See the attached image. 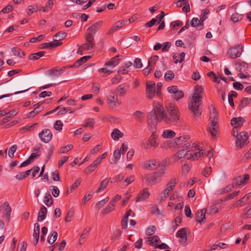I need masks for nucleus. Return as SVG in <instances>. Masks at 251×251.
Here are the masks:
<instances>
[{
	"label": "nucleus",
	"mask_w": 251,
	"mask_h": 251,
	"mask_svg": "<svg viewBox=\"0 0 251 251\" xmlns=\"http://www.w3.org/2000/svg\"><path fill=\"white\" fill-rule=\"evenodd\" d=\"M109 182V179L106 178L100 182V187L96 190L97 193H99L103 191L107 187Z\"/></svg>",
	"instance_id": "obj_32"
},
{
	"label": "nucleus",
	"mask_w": 251,
	"mask_h": 251,
	"mask_svg": "<svg viewBox=\"0 0 251 251\" xmlns=\"http://www.w3.org/2000/svg\"><path fill=\"white\" fill-rule=\"evenodd\" d=\"M155 85L154 82H147L146 84V95L147 97L152 99L155 95Z\"/></svg>",
	"instance_id": "obj_19"
},
{
	"label": "nucleus",
	"mask_w": 251,
	"mask_h": 251,
	"mask_svg": "<svg viewBox=\"0 0 251 251\" xmlns=\"http://www.w3.org/2000/svg\"><path fill=\"white\" fill-rule=\"evenodd\" d=\"M245 122V120L242 117L233 118L231 120V125L234 127H241Z\"/></svg>",
	"instance_id": "obj_21"
},
{
	"label": "nucleus",
	"mask_w": 251,
	"mask_h": 251,
	"mask_svg": "<svg viewBox=\"0 0 251 251\" xmlns=\"http://www.w3.org/2000/svg\"><path fill=\"white\" fill-rule=\"evenodd\" d=\"M11 50L14 55L15 56L22 57L25 55V53L24 51L20 52V50L16 47L12 48Z\"/></svg>",
	"instance_id": "obj_50"
},
{
	"label": "nucleus",
	"mask_w": 251,
	"mask_h": 251,
	"mask_svg": "<svg viewBox=\"0 0 251 251\" xmlns=\"http://www.w3.org/2000/svg\"><path fill=\"white\" fill-rule=\"evenodd\" d=\"M249 198L250 197L248 195L245 196L243 198L239 200L234 204L235 206L240 207L244 205L245 202L249 200Z\"/></svg>",
	"instance_id": "obj_43"
},
{
	"label": "nucleus",
	"mask_w": 251,
	"mask_h": 251,
	"mask_svg": "<svg viewBox=\"0 0 251 251\" xmlns=\"http://www.w3.org/2000/svg\"><path fill=\"white\" fill-rule=\"evenodd\" d=\"M166 114L164 113V107L162 104L154 102L153 103V109L149 113L148 116V121L149 124L154 122L164 121Z\"/></svg>",
	"instance_id": "obj_3"
},
{
	"label": "nucleus",
	"mask_w": 251,
	"mask_h": 251,
	"mask_svg": "<svg viewBox=\"0 0 251 251\" xmlns=\"http://www.w3.org/2000/svg\"><path fill=\"white\" fill-rule=\"evenodd\" d=\"M4 210L3 214L6 217L8 220H9L10 215L11 212V208L8 201H5L3 203Z\"/></svg>",
	"instance_id": "obj_30"
},
{
	"label": "nucleus",
	"mask_w": 251,
	"mask_h": 251,
	"mask_svg": "<svg viewBox=\"0 0 251 251\" xmlns=\"http://www.w3.org/2000/svg\"><path fill=\"white\" fill-rule=\"evenodd\" d=\"M90 231V229H87L86 228H85L82 234L80 235V238H79V243L80 245L83 244L84 242H85V238H86V235L89 233Z\"/></svg>",
	"instance_id": "obj_54"
},
{
	"label": "nucleus",
	"mask_w": 251,
	"mask_h": 251,
	"mask_svg": "<svg viewBox=\"0 0 251 251\" xmlns=\"http://www.w3.org/2000/svg\"><path fill=\"white\" fill-rule=\"evenodd\" d=\"M73 148V145L69 144L67 146L62 147L60 148L59 152L61 154H64L67 152L69 150H72Z\"/></svg>",
	"instance_id": "obj_53"
},
{
	"label": "nucleus",
	"mask_w": 251,
	"mask_h": 251,
	"mask_svg": "<svg viewBox=\"0 0 251 251\" xmlns=\"http://www.w3.org/2000/svg\"><path fill=\"white\" fill-rule=\"evenodd\" d=\"M182 218L180 217H176L172 222L173 227L176 229L179 224L181 223Z\"/></svg>",
	"instance_id": "obj_57"
},
{
	"label": "nucleus",
	"mask_w": 251,
	"mask_h": 251,
	"mask_svg": "<svg viewBox=\"0 0 251 251\" xmlns=\"http://www.w3.org/2000/svg\"><path fill=\"white\" fill-rule=\"evenodd\" d=\"M176 136V133L174 131L171 129H166L164 130L162 134L164 138H172Z\"/></svg>",
	"instance_id": "obj_35"
},
{
	"label": "nucleus",
	"mask_w": 251,
	"mask_h": 251,
	"mask_svg": "<svg viewBox=\"0 0 251 251\" xmlns=\"http://www.w3.org/2000/svg\"><path fill=\"white\" fill-rule=\"evenodd\" d=\"M158 137V135L157 132L156 131L153 132L148 141L143 142L142 144V147L146 149L151 148L153 149L157 148L159 146V143L157 141Z\"/></svg>",
	"instance_id": "obj_8"
},
{
	"label": "nucleus",
	"mask_w": 251,
	"mask_h": 251,
	"mask_svg": "<svg viewBox=\"0 0 251 251\" xmlns=\"http://www.w3.org/2000/svg\"><path fill=\"white\" fill-rule=\"evenodd\" d=\"M209 10L208 9H205L202 11L201 14L200 16V20L203 24V22L207 19L206 15L209 13Z\"/></svg>",
	"instance_id": "obj_55"
},
{
	"label": "nucleus",
	"mask_w": 251,
	"mask_h": 251,
	"mask_svg": "<svg viewBox=\"0 0 251 251\" xmlns=\"http://www.w3.org/2000/svg\"><path fill=\"white\" fill-rule=\"evenodd\" d=\"M150 213L152 215H159L160 210L157 206L153 205L151 208Z\"/></svg>",
	"instance_id": "obj_61"
},
{
	"label": "nucleus",
	"mask_w": 251,
	"mask_h": 251,
	"mask_svg": "<svg viewBox=\"0 0 251 251\" xmlns=\"http://www.w3.org/2000/svg\"><path fill=\"white\" fill-rule=\"evenodd\" d=\"M242 51V47L239 45H236L229 49L227 55L231 58L235 59L241 55Z\"/></svg>",
	"instance_id": "obj_11"
},
{
	"label": "nucleus",
	"mask_w": 251,
	"mask_h": 251,
	"mask_svg": "<svg viewBox=\"0 0 251 251\" xmlns=\"http://www.w3.org/2000/svg\"><path fill=\"white\" fill-rule=\"evenodd\" d=\"M166 170H158L156 172L146 175L144 179L146 180L147 184L152 186L159 183L161 180V178L164 176Z\"/></svg>",
	"instance_id": "obj_6"
},
{
	"label": "nucleus",
	"mask_w": 251,
	"mask_h": 251,
	"mask_svg": "<svg viewBox=\"0 0 251 251\" xmlns=\"http://www.w3.org/2000/svg\"><path fill=\"white\" fill-rule=\"evenodd\" d=\"M176 236L180 238L179 242L184 244L187 240L186 229L185 228L179 229L176 234Z\"/></svg>",
	"instance_id": "obj_22"
},
{
	"label": "nucleus",
	"mask_w": 251,
	"mask_h": 251,
	"mask_svg": "<svg viewBox=\"0 0 251 251\" xmlns=\"http://www.w3.org/2000/svg\"><path fill=\"white\" fill-rule=\"evenodd\" d=\"M175 77V74L174 72L171 70L168 71L164 75V79L166 81H171Z\"/></svg>",
	"instance_id": "obj_46"
},
{
	"label": "nucleus",
	"mask_w": 251,
	"mask_h": 251,
	"mask_svg": "<svg viewBox=\"0 0 251 251\" xmlns=\"http://www.w3.org/2000/svg\"><path fill=\"white\" fill-rule=\"evenodd\" d=\"M167 91L173 95L172 98L176 100H178L184 97L183 91L179 90L177 86L176 85L168 87Z\"/></svg>",
	"instance_id": "obj_10"
},
{
	"label": "nucleus",
	"mask_w": 251,
	"mask_h": 251,
	"mask_svg": "<svg viewBox=\"0 0 251 251\" xmlns=\"http://www.w3.org/2000/svg\"><path fill=\"white\" fill-rule=\"evenodd\" d=\"M207 130L210 133L212 137H216L218 134L219 130L217 121L216 120H211L207 127Z\"/></svg>",
	"instance_id": "obj_12"
},
{
	"label": "nucleus",
	"mask_w": 251,
	"mask_h": 251,
	"mask_svg": "<svg viewBox=\"0 0 251 251\" xmlns=\"http://www.w3.org/2000/svg\"><path fill=\"white\" fill-rule=\"evenodd\" d=\"M103 24V22L101 20L95 22L87 29L85 33L94 37L96 32L101 28Z\"/></svg>",
	"instance_id": "obj_13"
},
{
	"label": "nucleus",
	"mask_w": 251,
	"mask_h": 251,
	"mask_svg": "<svg viewBox=\"0 0 251 251\" xmlns=\"http://www.w3.org/2000/svg\"><path fill=\"white\" fill-rule=\"evenodd\" d=\"M160 242V238L156 235H154L148 237L146 241V243L151 246H154V244Z\"/></svg>",
	"instance_id": "obj_31"
},
{
	"label": "nucleus",
	"mask_w": 251,
	"mask_h": 251,
	"mask_svg": "<svg viewBox=\"0 0 251 251\" xmlns=\"http://www.w3.org/2000/svg\"><path fill=\"white\" fill-rule=\"evenodd\" d=\"M156 230V228L153 226H149L146 231V233L148 236H151L153 235Z\"/></svg>",
	"instance_id": "obj_60"
},
{
	"label": "nucleus",
	"mask_w": 251,
	"mask_h": 251,
	"mask_svg": "<svg viewBox=\"0 0 251 251\" xmlns=\"http://www.w3.org/2000/svg\"><path fill=\"white\" fill-rule=\"evenodd\" d=\"M185 54L184 52H182L177 56H173V58L175 60V63H177V62L181 63L184 60Z\"/></svg>",
	"instance_id": "obj_47"
},
{
	"label": "nucleus",
	"mask_w": 251,
	"mask_h": 251,
	"mask_svg": "<svg viewBox=\"0 0 251 251\" xmlns=\"http://www.w3.org/2000/svg\"><path fill=\"white\" fill-rule=\"evenodd\" d=\"M250 179L249 174H245L242 176H238L234 179V183L236 185L243 186L247 184Z\"/></svg>",
	"instance_id": "obj_17"
},
{
	"label": "nucleus",
	"mask_w": 251,
	"mask_h": 251,
	"mask_svg": "<svg viewBox=\"0 0 251 251\" xmlns=\"http://www.w3.org/2000/svg\"><path fill=\"white\" fill-rule=\"evenodd\" d=\"M140 165L142 168L151 171L157 169H166L167 162L166 160L159 161L155 159H151L142 162Z\"/></svg>",
	"instance_id": "obj_5"
},
{
	"label": "nucleus",
	"mask_w": 251,
	"mask_h": 251,
	"mask_svg": "<svg viewBox=\"0 0 251 251\" xmlns=\"http://www.w3.org/2000/svg\"><path fill=\"white\" fill-rule=\"evenodd\" d=\"M206 212V209H202L200 211H198L197 215L196 217V221L201 224L202 222H204L206 219L205 213Z\"/></svg>",
	"instance_id": "obj_23"
},
{
	"label": "nucleus",
	"mask_w": 251,
	"mask_h": 251,
	"mask_svg": "<svg viewBox=\"0 0 251 251\" xmlns=\"http://www.w3.org/2000/svg\"><path fill=\"white\" fill-rule=\"evenodd\" d=\"M150 195L148 188H146L141 190L135 198L136 202L142 201L147 199Z\"/></svg>",
	"instance_id": "obj_20"
},
{
	"label": "nucleus",
	"mask_w": 251,
	"mask_h": 251,
	"mask_svg": "<svg viewBox=\"0 0 251 251\" xmlns=\"http://www.w3.org/2000/svg\"><path fill=\"white\" fill-rule=\"evenodd\" d=\"M166 108L168 113L166 114L165 122L168 124H177L180 117L178 108L173 105L167 106Z\"/></svg>",
	"instance_id": "obj_4"
},
{
	"label": "nucleus",
	"mask_w": 251,
	"mask_h": 251,
	"mask_svg": "<svg viewBox=\"0 0 251 251\" xmlns=\"http://www.w3.org/2000/svg\"><path fill=\"white\" fill-rule=\"evenodd\" d=\"M158 59V56L157 55H154L151 56L149 58L148 61V66L149 67H153V66L155 64Z\"/></svg>",
	"instance_id": "obj_52"
},
{
	"label": "nucleus",
	"mask_w": 251,
	"mask_h": 251,
	"mask_svg": "<svg viewBox=\"0 0 251 251\" xmlns=\"http://www.w3.org/2000/svg\"><path fill=\"white\" fill-rule=\"evenodd\" d=\"M109 201V198L107 197L105 199H104L103 200L99 201L97 204H96V207L100 209L101 207H102L108 201Z\"/></svg>",
	"instance_id": "obj_56"
},
{
	"label": "nucleus",
	"mask_w": 251,
	"mask_h": 251,
	"mask_svg": "<svg viewBox=\"0 0 251 251\" xmlns=\"http://www.w3.org/2000/svg\"><path fill=\"white\" fill-rule=\"evenodd\" d=\"M63 124L60 120L55 122L54 125V128L57 130H61L62 129Z\"/></svg>",
	"instance_id": "obj_63"
},
{
	"label": "nucleus",
	"mask_w": 251,
	"mask_h": 251,
	"mask_svg": "<svg viewBox=\"0 0 251 251\" xmlns=\"http://www.w3.org/2000/svg\"><path fill=\"white\" fill-rule=\"evenodd\" d=\"M191 26L197 27L199 30L202 29L203 24L200 20L197 18H193L191 22Z\"/></svg>",
	"instance_id": "obj_29"
},
{
	"label": "nucleus",
	"mask_w": 251,
	"mask_h": 251,
	"mask_svg": "<svg viewBox=\"0 0 251 251\" xmlns=\"http://www.w3.org/2000/svg\"><path fill=\"white\" fill-rule=\"evenodd\" d=\"M115 205L112 202H110L108 205H107L104 209H103L101 212V214L102 215L107 214L110 212L113 211L115 209Z\"/></svg>",
	"instance_id": "obj_37"
},
{
	"label": "nucleus",
	"mask_w": 251,
	"mask_h": 251,
	"mask_svg": "<svg viewBox=\"0 0 251 251\" xmlns=\"http://www.w3.org/2000/svg\"><path fill=\"white\" fill-rule=\"evenodd\" d=\"M85 43L80 46L77 51V53L80 55H82L85 50H92L95 45L94 37L93 36L85 33Z\"/></svg>",
	"instance_id": "obj_7"
},
{
	"label": "nucleus",
	"mask_w": 251,
	"mask_h": 251,
	"mask_svg": "<svg viewBox=\"0 0 251 251\" xmlns=\"http://www.w3.org/2000/svg\"><path fill=\"white\" fill-rule=\"evenodd\" d=\"M74 212L72 210H70L67 214V216L65 219V221L67 222H70L72 221V218L74 216Z\"/></svg>",
	"instance_id": "obj_62"
},
{
	"label": "nucleus",
	"mask_w": 251,
	"mask_h": 251,
	"mask_svg": "<svg viewBox=\"0 0 251 251\" xmlns=\"http://www.w3.org/2000/svg\"><path fill=\"white\" fill-rule=\"evenodd\" d=\"M121 151L119 149H117L115 151L113 156L114 158L112 159V161L110 162L111 164H116L117 161L120 159L121 156Z\"/></svg>",
	"instance_id": "obj_38"
},
{
	"label": "nucleus",
	"mask_w": 251,
	"mask_h": 251,
	"mask_svg": "<svg viewBox=\"0 0 251 251\" xmlns=\"http://www.w3.org/2000/svg\"><path fill=\"white\" fill-rule=\"evenodd\" d=\"M177 181L176 178H173L167 184V187L162 192L164 195L168 197L170 193L174 190Z\"/></svg>",
	"instance_id": "obj_15"
},
{
	"label": "nucleus",
	"mask_w": 251,
	"mask_h": 251,
	"mask_svg": "<svg viewBox=\"0 0 251 251\" xmlns=\"http://www.w3.org/2000/svg\"><path fill=\"white\" fill-rule=\"evenodd\" d=\"M57 238V233L56 231H54L51 236L49 238L48 241V243L51 245L54 243V242L56 241Z\"/></svg>",
	"instance_id": "obj_58"
},
{
	"label": "nucleus",
	"mask_w": 251,
	"mask_h": 251,
	"mask_svg": "<svg viewBox=\"0 0 251 251\" xmlns=\"http://www.w3.org/2000/svg\"><path fill=\"white\" fill-rule=\"evenodd\" d=\"M133 116L136 121L141 122L144 118L145 115L142 111H136L133 113Z\"/></svg>",
	"instance_id": "obj_42"
},
{
	"label": "nucleus",
	"mask_w": 251,
	"mask_h": 251,
	"mask_svg": "<svg viewBox=\"0 0 251 251\" xmlns=\"http://www.w3.org/2000/svg\"><path fill=\"white\" fill-rule=\"evenodd\" d=\"M50 190L51 192L52 195L54 197H57L60 193L59 189L57 186H51L50 188Z\"/></svg>",
	"instance_id": "obj_51"
},
{
	"label": "nucleus",
	"mask_w": 251,
	"mask_h": 251,
	"mask_svg": "<svg viewBox=\"0 0 251 251\" xmlns=\"http://www.w3.org/2000/svg\"><path fill=\"white\" fill-rule=\"evenodd\" d=\"M243 18V15L238 14L236 12L233 13L231 17V21L233 23L238 22L239 21H240Z\"/></svg>",
	"instance_id": "obj_49"
},
{
	"label": "nucleus",
	"mask_w": 251,
	"mask_h": 251,
	"mask_svg": "<svg viewBox=\"0 0 251 251\" xmlns=\"http://www.w3.org/2000/svg\"><path fill=\"white\" fill-rule=\"evenodd\" d=\"M203 90V87L196 85L195 92L192 97L191 102L189 103V109L195 116H199L201 114L200 105L202 103V96L201 94Z\"/></svg>",
	"instance_id": "obj_2"
},
{
	"label": "nucleus",
	"mask_w": 251,
	"mask_h": 251,
	"mask_svg": "<svg viewBox=\"0 0 251 251\" xmlns=\"http://www.w3.org/2000/svg\"><path fill=\"white\" fill-rule=\"evenodd\" d=\"M39 10V7L37 5H31L28 6L26 13L28 15L30 16L34 12H37Z\"/></svg>",
	"instance_id": "obj_41"
},
{
	"label": "nucleus",
	"mask_w": 251,
	"mask_h": 251,
	"mask_svg": "<svg viewBox=\"0 0 251 251\" xmlns=\"http://www.w3.org/2000/svg\"><path fill=\"white\" fill-rule=\"evenodd\" d=\"M251 103V98H244L242 99L240 102V107L244 108Z\"/></svg>",
	"instance_id": "obj_45"
},
{
	"label": "nucleus",
	"mask_w": 251,
	"mask_h": 251,
	"mask_svg": "<svg viewBox=\"0 0 251 251\" xmlns=\"http://www.w3.org/2000/svg\"><path fill=\"white\" fill-rule=\"evenodd\" d=\"M128 87L125 84L120 85L115 90V92L121 96H123L127 91Z\"/></svg>",
	"instance_id": "obj_27"
},
{
	"label": "nucleus",
	"mask_w": 251,
	"mask_h": 251,
	"mask_svg": "<svg viewBox=\"0 0 251 251\" xmlns=\"http://www.w3.org/2000/svg\"><path fill=\"white\" fill-rule=\"evenodd\" d=\"M249 143L248 134L246 131H241L236 138V146L238 149H242Z\"/></svg>",
	"instance_id": "obj_9"
},
{
	"label": "nucleus",
	"mask_w": 251,
	"mask_h": 251,
	"mask_svg": "<svg viewBox=\"0 0 251 251\" xmlns=\"http://www.w3.org/2000/svg\"><path fill=\"white\" fill-rule=\"evenodd\" d=\"M183 149L179 150L174 156L175 160L177 161L180 159L186 158L193 160H198L201 156H208L209 161L213 157V153L210 151H202L199 147L195 143L192 144L187 142L182 146Z\"/></svg>",
	"instance_id": "obj_1"
},
{
	"label": "nucleus",
	"mask_w": 251,
	"mask_h": 251,
	"mask_svg": "<svg viewBox=\"0 0 251 251\" xmlns=\"http://www.w3.org/2000/svg\"><path fill=\"white\" fill-rule=\"evenodd\" d=\"M107 102L111 109H115L117 104L121 105L122 103L121 101L119 100L117 98H115L113 94H110L108 96Z\"/></svg>",
	"instance_id": "obj_18"
},
{
	"label": "nucleus",
	"mask_w": 251,
	"mask_h": 251,
	"mask_svg": "<svg viewBox=\"0 0 251 251\" xmlns=\"http://www.w3.org/2000/svg\"><path fill=\"white\" fill-rule=\"evenodd\" d=\"M18 113V111L16 109H13L8 113H6V116L3 118L2 120L1 124H5L10 121L11 118L15 115H16Z\"/></svg>",
	"instance_id": "obj_25"
},
{
	"label": "nucleus",
	"mask_w": 251,
	"mask_h": 251,
	"mask_svg": "<svg viewBox=\"0 0 251 251\" xmlns=\"http://www.w3.org/2000/svg\"><path fill=\"white\" fill-rule=\"evenodd\" d=\"M62 44V43L61 42H49V43H43L40 45L41 49H47V48H55L57 47L60 46Z\"/></svg>",
	"instance_id": "obj_24"
},
{
	"label": "nucleus",
	"mask_w": 251,
	"mask_h": 251,
	"mask_svg": "<svg viewBox=\"0 0 251 251\" xmlns=\"http://www.w3.org/2000/svg\"><path fill=\"white\" fill-rule=\"evenodd\" d=\"M39 137L42 142L47 143L51 140L52 134L50 129H44L39 133Z\"/></svg>",
	"instance_id": "obj_14"
},
{
	"label": "nucleus",
	"mask_w": 251,
	"mask_h": 251,
	"mask_svg": "<svg viewBox=\"0 0 251 251\" xmlns=\"http://www.w3.org/2000/svg\"><path fill=\"white\" fill-rule=\"evenodd\" d=\"M171 46V42H167L164 43L162 45V51L163 52L167 51L170 48Z\"/></svg>",
	"instance_id": "obj_64"
},
{
	"label": "nucleus",
	"mask_w": 251,
	"mask_h": 251,
	"mask_svg": "<svg viewBox=\"0 0 251 251\" xmlns=\"http://www.w3.org/2000/svg\"><path fill=\"white\" fill-rule=\"evenodd\" d=\"M67 34L64 31H59L53 37V41L55 42H60L61 40L65 39Z\"/></svg>",
	"instance_id": "obj_33"
},
{
	"label": "nucleus",
	"mask_w": 251,
	"mask_h": 251,
	"mask_svg": "<svg viewBox=\"0 0 251 251\" xmlns=\"http://www.w3.org/2000/svg\"><path fill=\"white\" fill-rule=\"evenodd\" d=\"M91 56H85L82 57L78 60H77L75 62L74 65H73V67H78L80 65H81L82 64L85 63L87 62L89 59H90Z\"/></svg>",
	"instance_id": "obj_34"
},
{
	"label": "nucleus",
	"mask_w": 251,
	"mask_h": 251,
	"mask_svg": "<svg viewBox=\"0 0 251 251\" xmlns=\"http://www.w3.org/2000/svg\"><path fill=\"white\" fill-rule=\"evenodd\" d=\"M98 166L93 162L91 165L87 167L85 170V173L87 175L90 174L97 168Z\"/></svg>",
	"instance_id": "obj_48"
},
{
	"label": "nucleus",
	"mask_w": 251,
	"mask_h": 251,
	"mask_svg": "<svg viewBox=\"0 0 251 251\" xmlns=\"http://www.w3.org/2000/svg\"><path fill=\"white\" fill-rule=\"evenodd\" d=\"M123 133L117 128L114 129L111 133L112 138L114 140H118L120 137H123Z\"/></svg>",
	"instance_id": "obj_39"
},
{
	"label": "nucleus",
	"mask_w": 251,
	"mask_h": 251,
	"mask_svg": "<svg viewBox=\"0 0 251 251\" xmlns=\"http://www.w3.org/2000/svg\"><path fill=\"white\" fill-rule=\"evenodd\" d=\"M17 148L16 145H14L11 147L9 150L8 156L10 158H13L14 156V153L16 152Z\"/></svg>",
	"instance_id": "obj_59"
},
{
	"label": "nucleus",
	"mask_w": 251,
	"mask_h": 251,
	"mask_svg": "<svg viewBox=\"0 0 251 251\" xmlns=\"http://www.w3.org/2000/svg\"><path fill=\"white\" fill-rule=\"evenodd\" d=\"M45 53V52L44 51H41L37 53H32L29 56L28 59L29 60H35L44 56Z\"/></svg>",
	"instance_id": "obj_40"
},
{
	"label": "nucleus",
	"mask_w": 251,
	"mask_h": 251,
	"mask_svg": "<svg viewBox=\"0 0 251 251\" xmlns=\"http://www.w3.org/2000/svg\"><path fill=\"white\" fill-rule=\"evenodd\" d=\"M47 213V208L44 205H42L38 213V216L37 218L38 221L41 222L44 220L46 218Z\"/></svg>",
	"instance_id": "obj_26"
},
{
	"label": "nucleus",
	"mask_w": 251,
	"mask_h": 251,
	"mask_svg": "<svg viewBox=\"0 0 251 251\" xmlns=\"http://www.w3.org/2000/svg\"><path fill=\"white\" fill-rule=\"evenodd\" d=\"M189 138V136L187 135L180 136L179 137L176 138L174 139V142L176 145H180L187 141Z\"/></svg>",
	"instance_id": "obj_36"
},
{
	"label": "nucleus",
	"mask_w": 251,
	"mask_h": 251,
	"mask_svg": "<svg viewBox=\"0 0 251 251\" xmlns=\"http://www.w3.org/2000/svg\"><path fill=\"white\" fill-rule=\"evenodd\" d=\"M127 20H122L118 21L116 23H115L111 28L108 30L107 32V34L111 35L113 34L114 32L120 30L122 27H124L126 25Z\"/></svg>",
	"instance_id": "obj_16"
},
{
	"label": "nucleus",
	"mask_w": 251,
	"mask_h": 251,
	"mask_svg": "<svg viewBox=\"0 0 251 251\" xmlns=\"http://www.w3.org/2000/svg\"><path fill=\"white\" fill-rule=\"evenodd\" d=\"M45 204L48 206H50L53 203V199L51 196V195L49 193H47L46 194L44 200Z\"/></svg>",
	"instance_id": "obj_44"
},
{
	"label": "nucleus",
	"mask_w": 251,
	"mask_h": 251,
	"mask_svg": "<svg viewBox=\"0 0 251 251\" xmlns=\"http://www.w3.org/2000/svg\"><path fill=\"white\" fill-rule=\"evenodd\" d=\"M119 56L117 55L115 57L112 58L109 61H107L105 63V66L114 68L118 65L120 62V59L118 58Z\"/></svg>",
	"instance_id": "obj_28"
}]
</instances>
